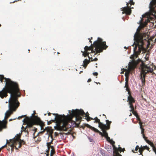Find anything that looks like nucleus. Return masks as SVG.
I'll return each instance as SVG.
<instances>
[{
    "label": "nucleus",
    "mask_w": 156,
    "mask_h": 156,
    "mask_svg": "<svg viewBox=\"0 0 156 156\" xmlns=\"http://www.w3.org/2000/svg\"><path fill=\"white\" fill-rule=\"evenodd\" d=\"M88 40H90V41H90V43H92V41H91V40H90V38H88Z\"/></svg>",
    "instance_id": "8fccbe9b"
},
{
    "label": "nucleus",
    "mask_w": 156,
    "mask_h": 156,
    "mask_svg": "<svg viewBox=\"0 0 156 156\" xmlns=\"http://www.w3.org/2000/svg\"><path fill=\"white\" fill-rule=\"evenodd\" d=\"M106 122L107 125L103 124H102V127L108 130L110 129V124L112 122L111 121H109L108 120H106Z\"/></svg>",
    "instance_id": "dca6fc26"
},
{
    "label": "nucleus",
    "mask_w": 156,
    "mask_h": 156,
    "mask_svg": "<svg viewBox=\"0 0 156 156\" xmlns=\"http://www.w3.org/2000/svg\"><path fill=\"white\" fill-rule=\"evenodd\" d=\"M115 156H122V155L118 152H116V155Z\"/></svg>",
    "instance_id": "37998d69"
},
{
    "label": "nucleus",
    "mask_w": 156,
    "mask_h": 156,
    "mask_svg": "<svg viewBox=\"0 0 156 156\" xmlns=\"http://www.w3.org/2000/svg\"><path fill=\"white\" fill-rule=\"evenodd\" d=\"M49 155L48 154H47L46 156H48Z\"/></svg>",
    "instance_id": "4d7b16f0"
},
{
    "label": "nucleus",
    "mask_w": 156,
    "mask_h": 156,
    "mask_svg": "<svg viewBox=\"0 0 156 156\" xmlns=\"http://www.w3.org/2000/svg\"><path fill=\"white\" fill-rule=\"evenodd\" d=\"M93 120H94L95 121H94V123H98L99 124L98 126L99 128H101L102 127V124H103V123L101 122L100 121V120L98 119V117H96L94 119H93Z\"/></svg>",
    "instance_id": "f3484780"
},
{
    "label": "nucleus",
    "mask_w": 156,
    "mask_h": 156,
    "mask_svg": "<svg viewBox=\"0 0 156 156\" xmlns=\"http://www.w3.org/2000/svg\"><path fill=\"white\" fill-rule=\"evenodd\" d=\"M136 117L137 118V120L138 121H139V122H141L140 119L139 118V115H138L137 116H136Z\"/></svg>",
    "instance_id": "c9c22d12"
},
{
    "label": "nucleus",
    "mask_w": 156,
    "mask_h": 156,
    "mask_svg": "<svg viewBox=\"0 0 156 156\" xmlns=\"http://www.w3.org/2000/svg\"><path fill=\"white\" fill-rule=\"evenodd\" d=\"M4 79H5L6 81L5 83V90H6L7 88V85H8V83L9 82H11V83H15L13 81H12L9 78H6L4 77V76L3 75H0V80L2 82L3 81V80Z\"/></svg>",
    "instance_id": "ddd939ff"
},
{
    "label": "nucleus",
    "mask_w": 156,
    "mask_h": 156,
    "mask_svg": "<svg viewBox=\"0 0 156 156\" xmlns=\"http://www.w3.org/2000/svg\"><path fill=\"white\" fill-rule=\"evenodd\" d=\"M92 39V37H91L90 38V39Z\"/></svg>",
    "instance_id": "680f3d73"
},
{
    "label": "nucleus",
    "mask_w": 156,
    "mask_h": 156,
    "mask_svg": "<svg viewBox=\"0 0 156 156\" xmlns=\"http://www.w3.org/2000/svg\"><path fill=\"white\" fill-rule=\"evenodd\" d=\"M141 70L140 72V79L142 82V86H144L145 84V78L146 75L150 73L152 74H155L153 72V66L151 67L149 66L143 64L141 67Z\"/></svg>",
    "instance_id": "423d86ee"
},
{
    "label": "nucleus",
    "mask_w": 156,
    "mask_h": 156,
    "mask_svg": "<svg viewBox=\"0 0 156 156\" xmlns=\"http://www.w3.org/2000/svg\"><path fill=\"white\" fill-rule=\"evenodd\" d=\"M152 147L153 150L155 152V151H156V148L155 147L154 145L153 146H152L151 147Z\"/></svg>",
    "instance_id": "2f4dec72"
},
{
    "label": "nucleus",
    "mask_w": 156,
    "mask_h": 156,
    "mask_svg": "<svg viewBox=\"0 0 156 156\" xmlns=\"http://www.w3.org/2000/svg\"><path fill=\"white\" fill-rule=\"evenodd\" d=\"M30 51V50H28V51Z\"/></svg>",
    "instance_id": "774afa93"
},
{
    "label": "nucleus",
    "mask_w": 156,
    "mask_h": 156,
    "mask_svg": "<svg viewBox=\"0 0 156 156\" xmlns=\"http://www.w3.org/2000/svg\"><path fill=\"white\" fill-rule=\"evenodd\" d=\"M103 115L105 116V115H104V114H103ZM105 117H106V115H105Z\"/></svg>",
    "instance_id": "13d9d810"
},
{
    "label": "nucleus",
    "mask_w": 156,
    "mask_h": 156,
    "mask_svg": "<svg viewBox=\"0 0 156 156\" xmlns=\"http://www.w3.org/2000/svg\"><path fill=\"white\" fill-rule=\"evenodd\" d=\"M130 71H126L125 73V75L126 77H129Z\"/></svg>",
    "instance_id": "cd10ccee"
},
{
    "label": "nucleus",
    "mask_w": 156,
    "mask_h": 156,
    "mask_svg": "<svg viewBox=\"0 0 156 156\" xmlns=\"http://www.w3.org/2000/svg\"><path fill=\"white\" fill-rule=\"evenodd\" d=\"M48 116H50L51 114L50 112H48Z\"/></svg>",
    "instance_id": "3c124183"
},
{
    "label": "nucleus",
    "mask_w": 156,
    "mask_h": 156,
    "mask_svg": "<svg viewBox=\"0 0 156 156\" xmlns=\"http://www.w3.org/2000/svg\"><path fill=\"white\" fill-rule=\"evenodd\" d=\"M44 115H46V114H44Z\"/></svg>",
    "instance_id": "69168bd1"
},
{
    "label": "nucleus",
    "mask_w": 156,
    "mask_h": 156,
    "mask_svg": "<svg viewBox=\"0 0 156 156\" xmlns=\"http://www.w3.org/2000/svg\"><path fill=\"white\" fill-rule=\"evenodd\" d=\"M144 148L143 147H141L139 148V151L140 153V154L142 155L143 151L144 150Z\"/></svg>",
    "instance_id": "a878e982"
},
{
    "label": "nucleus",
    "mask_w": 156,
    "mask_h": 156,
    "mask_svg": "<svg viewBox=\"0 0 156 156\" xmlns=\"http://www.w3.org/2000/svg\"><path fill=\"white\" fill-rule=\"evenodd\" d=\"M125 151V149L124 148L123 149H122V151Z\"/></svg>",
    "instance_id": "864d4df0"
},
{
    "label": "nucleus",
    "mask_w": 156,
    "mask_h": 156,
    "mask_svg": "<svg viewBox=\"0 0 156 156\" xmlns=\"http://www.w3.org/2000/svg\"><path fill=\"white\" fill-rule=\"evenodd\" d=\"M69 113H70V115L72 118L73 117H75L76 120L77 122H79V123L82 120V116H84V115H85V117H86L89 116V115L88 112L85 113L82 109L73 110L72 111L71 113H70V112H69Z\"/></svg>",
    "instance_id": "0eeeda50"
},
{
    "label": "nucleus",
    "mask_w": 156,
    "mask_h": 156,
    "mask_svg": "<svg viewBox=\"0 0 156 156\" xmlns=\"http://www.w3.org/2000/svg\"><path fill=\"white\" fill-rule=\"evenodd\" d=\"M140 148L139 147V146L138 145H137L136 147L135 148V150L136 151H137L138 150V149H139V148Z\"/></svg>",
    "instance_id": "a19ab883"
},
{
    "label": "nucleus",
    "mask_w": 156,
    "mask_h": 156,
    "mask_svg": "<svg viewBox=\"0 0 156 156\" xmlns=\"http://www.w3.org/2000/svg\"><path fill=\"white\" fill-rule=\"evenodd\" d=\"M5 115L6 116H7L9 117L10 115V114L9 113H6L5 114Z\"/></svg>",
    "instance_id": "49530a36"
},
{
    "label": "nucleus",
    "mask_w": 156,
    "mask_h": 156,
    "mask_svg": "<svg viewBox=\"0 0 156 156\" xmlns=\"http://www.w3.org/2000/svg\"><path fill=\"white\" fill-rule=\"evenodd\" d=\"M90 61V58L89 59V60L87 59H85L83 61V67L85 68H86L88 64L89 63Z\"/></svg>",
    "instance_id": "a211bd4d"
},
{
    "label": "nucleus",
    "mask_w": 156,
    "mask_h": 156,
    "mask_svg": "<svg viewBox=\"0 0 156 156\" xmlns=\"http://www.w3.org/2000/svg\"><path fill=\"white\" fill-rule=\"evenodd\" d=\"M15 143L16 144L18 148H20L22 144H25V142L23 140H22L20 138V136H18L13 139Z\"/></svg>",
    "instance_id": "6e6552de"
},
{
    "label": "nucleus",
    "mask_w": 156,
    "mask_h": 156,
    "mask_svg": "<svg viewBox=\"0 0 156 156\" xmlns=\"http://www.w3.org/2000/svg\"><path fill=\"white\" fill-rule=\"evenodd\" d=\"M126 90L127 91H128V94H129H129H130V92L129 89L128 87H126Z\"/></svg>",
    "instance_id": "f704fd0d"
},
{
    "label": "nucleus",
    "mask_w": 156,
    "mask_h": 156,
    "mask_svg": "<svg viewBox=\"0 0 156 156\" xmlns=\"http://www.w3.org/2000/svg\"><path fill=\"white\" fill-rule=\"evenodd\" d=\"M8 149V150H9L10 148H9V149Z\"/></svg>",
    "instance_id": "e2e57ef3"
},
{
    "label": "nucleus",
    "mask_w": 156,
    "mask_h": 156,
    "mask_svg": "<svg viewBox=\"0 0 156 156\" xmlns=\"http://www.w3.org/2000/svg\"><path fill=\"white\" fill-rule=\"evenodd\" d=\"M53 155H51V154H50V156H53Z\"/></svg>",
    "instance_id": "6e6d98bb"
},
{
    "label": "nucleus",
    "mask_w": 156,
    "mask_h": 156,
    "mask_svg": "<svg viewBox=\"0 0 156 156\" xmlns=\"http://www.w3.org/2000/svg\"><path fill=\"white\" fill-rule=\"evenodd\" d=\"M93 74L94 76H97L98 74L97 72H94L93 73Z\"/></svg>",
    "instance_id": "c03bdc74"
},
{
    "label": "nucleus",
    "mask_w": 156,
    "mask_h": 156,
    "mask_svg": "<svg viewBox=\"0 0 156 156\" xmlns=\"http://www.w3.org/2000/svg\"><path fill=\"white\" fill-rule=\"evenodd\" d=\"M33 126H32L30 128H28L27 130V133L28 135L29 132L32 133L33 132H34L33 133V136L34 138V139L38 135L39 133L37 134V136H35L34 134L37 130V129L35 127H33Z\"/></svg>",
    "instance_id": "f8f14e48"
},
{
    "label": "nucleus",
    "mask_w": 156,
    "mask_h": 156,
    "mask_svg": "<svg viewBox=\"0 0 156 156\" xmlns=\"http://www.w3.org/2000/svg\"><path fill=\"white\" fill-rule=\"evenodd\" d=\"M129 77H126L125 81L126 82V83H128Z\"/></svg>",
    "instance_id": "4c0bfd02"
},
{
    "label": "nucleus",
    "mask_w": 156,
    "mask_h": 156,
    "mask_svg": "<svg viewBox=\"0 0 156 156\" xmlns=\"http://www.w3.org/2000/svg\"><path fill=\"white\" fill-rule=\"evenodd\" d=\"M127 101L129 102V107L130 108H133V107H134L133 103H135V100L131 95L130 94H129V96L128 97Z\"/></svg>",
    "instance_id": "9b49d317"
},
{
    "label": "nucleus",
    "mask_w": 156,
    "mask_h": 156,
    "mask_svg": "<svg viewBox=\"0 0 156 156\" xmlns=\"http://www.w3.org/2000/svg\"><path fill=\"white\" fill-rule=\"evenodd\" d=\"M141 129V133L142 134H144V128H142Z\"/></svg>",
    "instance_id": "79ce46f5"
},
{
    "label": "nucleus",
    "mask_w": 156,
    "mask_h": 156,
    "mask_svg": "<svg viewBox=\"0 0 156 156\" xmlns=\"http://www.w3.org/2000/svg\"><path fill=\"white\" fill-rule=\"evenodd\" d=\"M100 128L101 129V130L103 132V133L100 132L98 129H97L95 132L98 133L99 134L101 135L102 136H105V137H107L108 135V133L106 130H108L106 129H105L104 128L102 127H101Z\"/></svg>",
    "instance_id": "4468645a"
},
{
    "label": "nucleus",
    "mask_w": 156,
    "mask_h": 156,
    "mask_svg": "<svg viewBox=\"0 0 156 156\" xmlns=\"http://www.w3.org/2000/svg\"><path fill=\"white\" fill-rule=\"evenodd\" d=\"M87 118L86 119L87 121H89L91 120H93V119L92 118L90 117L89 116H88L87 117H86Z\"/></svg>",
    "instance_id": "c756f323"
},
{
    "label": "nucleus",
    "mask_w": 156,
    "mask_h": 156,
    "mask_svg": "<svg viewBox=\"0 0 156 156\" xmlns=\"http://www.w3.org/2000/svg\"><path fill=\"white\" fill-rule=\"evenodd\" d=\"M11 120H12V119H9V121H11Z\"/></svg>",
    "instance_id": "bf43d9fd"
},
{
    "label": "nucleus",
    "mask_w": 156,
    "mask_h": 156,
    "mask_svg": "<svg viewBox=\"0 0 156 156\" xmlns=\"http://www.w3.org/2000/svg\"><path fill=\"white\" fill-rule=\"evenodd\" d=\"M51 151L50 154L51 155H53L55 153V150L53 147H51Z\"/></svg>",
    "instance_id": "4be33fe9"
},
{
    "label": "nucleus",
    "mask_w": 156,
    "mask_h": 156,
    "mask_svg": "<svg viewBox=\"0 0 156 156\" xmlns=\"http://www.w3.org/2000/svg\"><path fill=\"white\" fill-rule=\"evenodd\" d=\"M105 138H106L107 140L108 141L110 142V141H111L110 138L108 136H107V137H106ZM111 141L112 142L111 143L112 144L113 146H114V144H115V142L114 141H113L112 140H111Z\"/></svg>",
    "instance_id": "393cba45"
},
{
    "label": "nucleus",
    "mask_w": 156,
    "mask_h": 156,
    "mask_svg": "<svg viewBox=\"0 0 156 156\" xmlns=\"http://www.w3.org/2000/svg\"><path fill=\"white\" fill-rule=\"evenodd\" d=\"M126 5V7L123 8L122 9V10L123 11L122 13V14L125 13L127 15H130L131 13L132 10L131 8L128 7L129 3L127 2V3Z\"/></svg>",
    "instance_id": "9d476101"
},
{
    "label": "nucleus",
    "mask_w": 156,
    "mask_h": 156,
    "mask_svg": "<svg viewBox=\"0 0 156 156\" xmlns=\"http://www.w3.org/2000/svg\"><path fill=\"white\" fill-rule=\"evenodd\" d=\"M6 144H8V145L11 147V150L12 151H13L14 149V147H15L16 149H18V146L16 144L13 140H10L9 142L8 140H7Z\"/></svg>",
    "instance_id": "1a4fd4ad"
},
{
    "label": "nucleus",
    "mask_w": 156,
    "mask_h": 156,
    "mask_svg": "<svg viewBox=\"0 0 156 156\" xmlns=\"http://www.w3.org/2000/svg\"><path fill=\"white\" fill-rule=\"evenodd\" d=\"M25 117V119H26V118H27V117H28L26 115H22L21 116H19L18 117V119H20L21 118H23V117Z\"/></svg>",
    "instance_id": "c85d7f7f"
},
{
    "label": "nucleus",
    "mask_w": 156,
    "mask_h": 156,
    "mask_svg": "<svg viewBox=\"0 0 156 156\" xmlns=\"http://www.w3.org/2000/svg\"><path fill=\"white\" fill-rule=\"evenodd\" d=\"M150 9L154 13H156V10H154V7L156 8V0H152L150 3Z\"/></svg>",
    "instance_id": "2eb2a0df"
},
{
    "label": "nucleus",
    "mask_w": 156,
    "mask_h": 156,
    "mask_svg": "<svg viewBox=\"0 0 156 156\" xmlns=\"http://www.w3.org/2000/svg\"><path fill=\"white\" fill-rule=\"evenodd\" d=\"M136 108V107H135V108H134V107H133V108H130L131 110H130V112H132V113L136 117L138 115L136 112L135 111V109Z\"/></svg>",
    "instance_id": "412c9836"
},
{
    "label": "nucleus",
    "mask_w": 156,
    "mask_h": 156,
    "mask_svg": "<svg viewBox=\"0 0 156 156\" xmlns=\"http://www.w3.org/2000/svg\"><path fill=\"white\" fill-rule=\"evenodd\" d=\"M136 64L135 63L133 62L131 63L129 66L130 70H134L136 68Z\"/></svg>",
    "instance_id": "6ab92c4d"
},
{
    "label": "nucleus",
    "mask_w": 156,
    "mask_h": 156,
    "mask_svg": "<svg viewBox=\"0 0 156 156\" xmlns=\"http://www.w3.org/2000/svg\"><path fill=\"white\" fill-rule=\"evenodd\" d=\"M125 87L126 88L128 87V83H125Z\"/></svg>",
    "instance_id": "a18cd8bd"
},
{
    "label": "nucleus",
    "mask_w": 156,
    "mask_h": 156,
    "mask_svg": "<svg viewBox=\"0 0 156 156\" xmlns=\"http://www.w3.org/2000/svg\"><path fill=\"white\" fill-rule=\"evenodd\" d=\"M139 123L140 126V129L143 128H142V123L141 122H139Z\"/></svg>",
    "instance_id": "72a5a7b5"
},
{
    "label": "nucleus",
    "mask_w": 156,
    "mask_h": 156,
    "mask_svg": "<svg viewBox=\"0 0 156 156\" xmlns=\"http://www.w3.org/2000/svg\"><path fill=\"white\" fill-rule=\"evenodd\" d=\"M98 60V59L97 58H95L94 59H93V58H91V61H96Z\"/></svg>",
    "instance_id": "473e14b6"
},
{
    "label": "nucleus",
    "mask_w": 156,
    "mask_h": 156,
    "mask_svg": "<svg viewBox=\"0 0 156 156\" xmlns=\"http://www.w3.org/2000/svg\"><path fill=\"white\" fill-rule=\"evenodd\" d=\"M146 142L147 143L149 144L151 147L152 146H153L154 145L153 143H152L151 141H150L148 140H146Z\"/></svg>",
    "instance_id": "bb28decb"
},
{
    "label": "nucleus",
    "mask_w": 156,
    "mask_h": 156,
    "mask_svg": "<svg viewBox=\"0 0 156 156\" xmlns=\"http://www.w3.org/2000/svg\"><path fill=\"white\" fill-rule=\"evenodd\" d=\"M113 149L116 151H117L118 150L119 151H120V152H121V151H122V149L121 147H119L118 149L117 148L115 147V146H113Z\"/></svg>",
    "instance_id": "b1692460"
},
{
    "label": "nucleus",
    "mask_w": 156,
    "mask_h": 156,
    "mask_svg": "<svg viewBox=\"0 0 156 156\" xmlns=\"http://www.w3.org/2000/svg\"><path fill=\"white\" fill-rule=\"evenodd\" d=\"M144 147V149H146L148 151H149V150L150 149L148 147H147L146 146Z\"/></svg>",
    "instance_id": "e433bc0d"
},
{
    "label": "nucleus",
    "mask_w": 156,
    "mask_h": 156,
    "mask_svg": "<svg viewBox=\"0 0 156 156\" xmlns=\"http://www.w3.org/2000/svg\"><path fill=\"white\" fill-rule=\"evenodd\" d=\"M91 81V79H90H90H88V80H87V82H90Z\"/></svg>",
    "instance_id": "09e8293b"
},
{
    "label": "nucleus",
    "mask_w": 156,
    "mask_h": 156,
    "mask_svg": "<svg viewBox=\"0 0 156 156\" xmlns=\"http://www.w3.org/2000/svg\"><path fill=\"white\" fill-rule=\"evenodd\" d=\"M34 115L32 114V116ZM24 124L27 125L25 127L22 126V131L27 132V129L30 128L32 126L34 125H39L41 127H43L44 124V123L40 119L37 115H34L33 116H32L30 117H27L26 119H24L23 120Z\"/></svg>",
    "instance_id": "39448f33"
},
{
    "label": "nucleus",
    "mask_w": 156,
    "mask_h": 156,
    "mask_svg": "<svg viewBox=\"0 0 156 156\" xmlns=\"http://www.w3.org/2000/svg\"><path fill=\"white\" fill-rule=\"evenodd\" d=\"M142 135H143V138L144 139V140L146 141V140H147V137H146L145 136L144 134H142Z\"/></svg>",
    "instance_id": "58836bf2"
},
{
    "label": "nucleus",
    "mask_w": 156,
    "mask_h": 156,
    "mask_svg": "<svg viewBox=\"0 0 156 156\" xmlns=\"http://www.w3.org/2000/svg\"><path fill=\"white\" fill-rule=\"evenodd\" d=\"M132 115V114L131 113L129 115V116H131Z\"/></svg>",
    "instance_id": "5fc2aeb1"
},
{
    "label": "nucleus",
    "mask_w": 156,
    "mask_h": 156,
    "mask_svg": "<svg viewBox=\"0 0 156 156\" xmlns=\"http://www.w3.org/2000/svg\"><path fill=\"white\" fill-rule=\"evenodd\" d=\"M123 70H124L122 72H121V74H123L124 73V71L125 70H126V69H123Z\"/></svg>",
    "instance_id": "de8ad7c7"
},
{
    "label": "nucleus",
    "mask_w": 156,
    "mask_h": 156,
    "mask_svg": "<svg viewBox=\"0 0 156 156\" xmlns=\"http://www.w3.org/2000/svg\"><path fill=\"white\" fill-rule=\"evenodd\" d=\"M52 143V141L50 142H48L47 143V146L48 148V150H50V148H51V147H53V146H51V144Z\"/></svg>",
    "instance_id": "5701e85b"
},
{
    "label": "nucleus",
    "mask_w": 156,
    "mask_h": 156,
    "mask_svg": "<svg viewBox=\"0 0 156 156\" xmlns=\"http://www.w3.org/2000/svg\"><path fill=\"white\" fill-rule=\"evenodd\" d=\"M88 139L89 140V141L90 142H93V139H91L89 137H88Z\"/></svg>",
    "instance_id": "ea45409f"
},
{
    "label": "nucleus",
    "mask_w": 156,
    "mask_h": 156,
    "mask_svg": "<svg viewBox=\"0 0 156 156\" xmlns=\"http://www.w3.org/2000/svg\"><path fill=\"white\" fill-rule=\"evenodd\" d=\"M146 25V23H141L134 35V40L135 41L134 44L135 46L133 49L134 53L130 57V58L132 59L137 58L142 51L144 52L146 50L144 47L146 44L147 45L149 44V36L146 33L141 32L140 30Z\"/></svg>",
    "instance_id": "f257e3e1"
},
{
    "label": "nucleus",
    "mask_w": 156,
    "mask_h": 156,
    "mask_svg": "<svg viewBox=\"0 0 156 156\" xmlns=\"http://www.w3.org/2000/svg\"><path fill=\"white\" fill-rule=\"evenodd\" d=\"M59 54V53H58V54Z\"/></svg>",
    "instance_id": "338daca9"
},
{
    "label": "nucleus",
    "mask_w": 156,
    "mask_h": 156,
    "mask_svg": "<svg viewBox=\"0 0 156 156\" xmlns=\"http://www.w3.org/2000/svg\"><path fill=\"white\" fill-rule=\"evenodd\" d=\"M108 47L106 45L105 41H103L101 38L98 37L97 40L95 41L93 44H91L90 47L85 46L84 48V51H82L81 52L83 53V55L84 57L88 56L90 59V58L89 56V53H94V55H96L98 53L102 52L104 50L106 49Z\"/></svg>",
    "instance_id": "7ed1b4c3"
},
{
    "label": "nucleus",
    "mask_w": 156,
    "mask_h": 156,
    "mask_svg": "<svg viewBox=\"0 0 156 156\" xmlns=\"http://www.w3.org/2000/svg\"><path fill=\"white\" fill-rule=\"evenodd\" d=\"M52 115L54 116V117L52 119L48 122V124L50 125L52 122H55L56 126L55 128L58 130L66 131L68 129L66 126L68 125V122L65 119V116L63 115V117L61 115L58 114L53 113Z\"/></svg>",
    "instance_id": "20e7f679"
},
{
    "label": "nucleus",
    "mask_w": 156,
    "mask_h": 156,
    "mask_svg": "<svg viewBox=\"0 0 156 156\" xmlns=\"http://www.w3.org/2000/svg\"><path fill=\"white\" fill-rule=\"evenodd\" d=\"M2 129V127L0 125V130L1 129Z\"/></svg>",
    "instance_id": "603ef678"
},
{
    "label": "nucleus",
    "mask_w": 156,
    "mask_h": 156,
    "mask_svg": "<svg viewBox=\"0 0 156 156\" xmlns=\"http://www.w3.org/2000/svg\"><path fill=\"white\" fill-rule=\"evenodd\" d=\"M84 127L86 126L88 128H89L91 130L94 131L95 132H96V131L97 129L95 128H94V127H93L91 126L90 125H89L88 124H84Z\"/></svg>",
    "instance_id": "aec40b11"
},
{
    "label": "nucleus",
    "mask_w": 156,
    "mask_h": 156,
    "mask_svg": "<svg viewBox=\"0 0 156 156\" xmlns=\"http://www.w3.org/2000/svg\"><path fill=\"white\" fill-rule=\"evenodd\" d=\"M1 26V25L0 24V27Z\"/></svg>",
    "instance_id": "0e129e2a"
},
{
    "label": "nucleus",
    "mask_w": 156,
    "mask_h": 156,
    "mask_svg": "<svg viewBox=\"0 0 156 156\" xmlns=\"http://www.w3.org/2000/svg\"><path fill=\"white\" fill-rule=\"evenodd\" d=\"M16 1H14V2H13V3H14V2H16Z\"/></svg>",
    "instance_id": "052dcab7"
},
{
    "label": "nucleus",
    "mask_w": 156,
    "mask_h": 156,
    "mask_svg": "<svg viewBox=\"0 0 156 156\" xmlns=\"http://www.w3.org/2000/svg\"><path fill=\"white\" fill-rule=\"evenodd\" d=\"M129 3L130 5H134V2L133 1V0H130Z\"/></svg>",
    "instance_id": "7c9ffc66"
},
{
    "label": "nucleus",
    "mask_w": 156,
    "mask_h": 156,
    "mask_svg": "<svg viewBox=\"0 0 156 156\" xmlns=\"http://www.w3.org/2000/svg\"><path fill=\"white\" fill-rule=\"evenodd\" d=\"M7 90H2L0 92V97L2 98L6 97L7 93L10 94V98L9 100V107L12 111H15L20 105L18 98L20 96V89L17 83H8Z\"/></svg>",
    "instance_id": "f03ea898"
}]
</instances>
